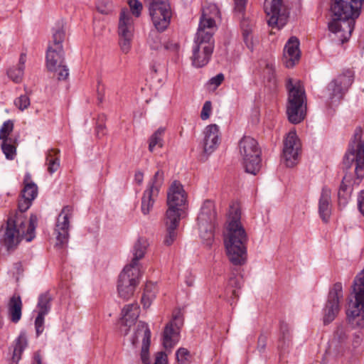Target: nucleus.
<instances>
[{
    "mask_svg": "<svg viewBox=\"0 0 364 364\" xmlns=\"http://www.w3.org/2000/svg\"><path fill=\"white\" fill-rule=\"evenodd\" d=\"M364 0H331L328 30L333 39L340 44L347 42L352 34L355 21L360 14Z\"/></svg>",
    "mask_w": 364,
    "mask_h": 364,
    "instance_id": "nucleus-1",
    "label": "nucleus"
},
{
    "mask_svg": "<svg viewBox=\"0 0 364 364\" xmlns=\"http://www.w3.org/2000/svg\"><path fill=\"white\" fill-rule=\"evenodd\" d=\"M240 218L239 208L230 206L224 232V245L228 259L234 265H243L247 261L248 237Z\"/></svg>",
    "mask_w": 364,
    "mask_h": 364,
    "instance_id": "nucleus-2",
    "label": "nucleus"
},
{
    "mask_svg": "<svg viewBox=\"0 0 364 364\" xmlns=\"http://www.w3.org/2000/svg\"><path fill=\"white\" fill-rule=\"evenodd\" d=\"M218 14V10L214 4L203 9L191 57L192 63L195 67L201 68L205 65L213 53L214 48L213 34L215 27L213 16Z\"/></svg>",
    "mask_w": 364,
    "mask_h": 364,
    "instance_id": "nucleus-3",
    "label": "nucleus"
},
{
    "mask_svg": "<svg viewBox=\"0 0 364 364\" xmlns=\"http://www.w3.org/2000/svg\"><path fill=\"white\" fill-rule=\"evenodd\" d=\"M37 217L31 215L29 220L22 213H11L6 227L0 230V244L7 252L14 250L22 240L31 242L35 237Z\"/></svg>",
    "mask_w": 364,
    "mask_h": 364,
    "instance_id": "nucleus-4",
    "label": "nucleus"
},
{
    "mask_svg": "<svg viewBox=\"0 0 364 364\" xmlns=\"http://www.w3.org/2000/svg\"><path fill=\"white\" fill-rule=\"evenodd\" d=\"M289 92L287 105V114L292 124H299L303 121L306 114V95L300 81H294L289 78L287 82Z\"/></svg>",
    "mask_w": 364,
    "mask_h": 364,
    "instance_id": "nucleus-5",
    "label": "nucleus"
},
{
    "mask_svg": "<svg viewBox=\"0 0 364 364\" xmlns=\"http://www.w3.org/2000/svg\"><path fill=\"white\" fill-rule=\"evenodd\" d=\"M353 294L355 300L348 304L346 311L348 322L358 328L364 327V267L354 280Z\"/></svg>",
    "mask_w": 364,
    "mask_h": 364,
    "instance_id": "nucleus-6",
    "label": "nucleus"
},
{
    "mask_svg": "<svg viewBox=\"0 0 364 364\" xmlns=\"http://www.w3.org/2000/svg\"><path fill=\"white\" fill-rule=\"evenodd\" d=\"M238 148L246 172L256 175L261 168V149L257 141L245 136L240 141Z\"/></svg>",
    "mask_w": 364,
    "mask_h": 364,
    "instance_id": "nucleus-7",
    "label": "nucleus"
},
{
    "mask_svg": "<svg viewBox=\"0 0 364 364\" xmlns=\"http://www.w3.org/2000/svg\"><path fill=\"white\" fill-rule=\"evenodd\" d=\"M355 164V173L358 184L364 177V142L361 141V130L357 129L355 132L354 139L349 145L348 151L343 159V164L346 168H350Z\"/></svg>",
    "mask_w": 364,
    "mask_h": 364,
    "instance_id": "nucleus-8",
    "label": "nucleus"
},
{
    "mask_svg": "<svg viewBox=\"0 0 364 364\" xmlns=\"http://www.w3.org/2000/svg\"><path fill=\"white\" fill-rule=\"evenodd\" d=\"M326 353L338 359L348 357L351 354L349 329L347 326H336L328 341Z\"/></svg>",
    "mask_w": 364,
    "mask_h": 364,
    "instance_id": "nucleus-9",
    "label": "nucleus"
},
{
    "mask_svg": "<svg viewBox=\"0 0 364 364\" xmlns=\"http://www.w3.org/2000/svg\"><path fill=\"white\" fill-rule=\"evenodd\" d=\"M216 213L212 200H206L201 205L197 221L201 239L206 245H210L213 241Z\"/></svg>",
    "mask_w": 364,
    "mask_h": 364,
    "instance_id": "nucleus-10",
    "label": "nucleus"
},
{
    "mask_svg": "<svg viewBox=\"0 0 364 364\" xmlns=\"http://www.w3.org/2000/svg\"><path fill=\"white\" fill-rule=\"evenodd\" d=\"M183 325V316L180 310L173 311L172 318L164 326L161 333V344L171 353L181 338V329Z\"/></svg>",
    "mask_w": 364,
    "mask_h": 364,
    "instance_id": "nucleus-11",
    "label": "nucleus"
},
{
    "mask_svg": "<svg viewBox=\"0 0 364 364\" xmlns=\"http://www.w3.org/2000/svg\"><path fill=\"white\" fill-rule=\"evenodd\" d=\"M187 200V194L183 185L174 181L167 191L168 209L166 216L181 218Z\"/></svg>",
    "mask_w": 364,
    "mask_h": 364,
    "instance_id": "nucleus-12",
    "label": "nucleus"
},
{
    "mask_svg": "<svg viewBox=\"0 0 364 364\" xmlns=\"http://www.w3.org/2000/svg\"><path fill=\"white\" fill-rule=\"evenodd\" d=\"M134 33V22L132 14L127 10H122L117 27L119 46L122 53L127 54L132 48Z\"/></svg>",
    "mask_w": 364,
    "mask_h": 364,
    "instance_id": "nucleus-13",
    "label": "nucleus"
},
{
    "mask_svg": "<svg viewBox=\"0 0 364 364\" xmlns=\"http://www.w3.org/2000/svg\"><path fill=\"white\" fill-rule=\"evenodd\" d=\"M353 82V73L346 70L333 79L326 87V95L332 104L343 99Z\"/></svg>",
    "mask_w": 364,
    "mask_h": 364,
    "instance_id": "nucleus-14",
    "label": "nucleus"
},
{
    "mask_svg": "<svg viewBox=\"0 0 364 364\" xmlns=\"http://www.w3.org/2000/svg\"><path fill=\"white\" fill-rule=\"evenodd\" d=\"M149 14L155 28L159 31L167 28L171 18V11L167 0H147Z\"/></svg>",
    "mask_w": 364,
    "mask_h": 364,
    "instance_id": "nucleus-15",
    "label": "nucleus"
},
{
    "mask_svg": "<svg viewBox=\"0 0 364 364\" xmlns=\"http://www.w3.org/2000/svg\"><path fill=\"white\" fill-rule=\"evenodd\" d=\"M65 38V31L58 28L53 33V40L46 53V65L48 70H56L58 65L64 62V52L62 43Z\"/></svg>",
    "mask_w": 364,
    "mask_h": 364,
    "instance_id": "nucleus-16",
    "label": "nucleus"
},
{
    "mask_svg": "<svg viewBox=\"0 0 364 364\" xmlns=\"http://www.w3.org/2000/svg\"><path fill=\"white\" fill-rule=\"evenodd\" d=\"M164 181V173L162 171L159 170L149 182L141 198V210L144 215H148L151 210Z\"/></svg>",
    "mask_w": 364,
    "mask_h": 364,
    "instance_id": "nucleus-17",
    "label": "nucleus"
},
{
    "mask_svg": "<svg viewBox=\"0 0 364 364\" xmlns=\"http://www.w3.org/2000/svg\"><path fill=\"white\" fill-rule=\"evenodd\" d=\"M343 297V285L341 282H336L329 290L327 302L323 309L324 324H328L335 319L340 311V302Z\"/></svg>",
    "mask_w": 364,
    "mask_h": 364,
    "instance_id": "nucleus-18",
    "label": "nucleus"
},
{
    "mask_svg": "<svg viewBox=\"0 0 364 364\" xmlns=\"http://www.w3.org/2000/svg\"><path fill=\"white\" fill-rule=\"evenodd\" d=\"M73 208L70 205L63 207L56 220L55 234L56 245L63 247L69 239L70 220L73 217Z\"/></svg>",
    "mask_w": 364,
    "mask_h": 364,
    "instance_id": "nucleus-19",
    "label": "nucleus"
},
{
    "mask_svg": "<svg viewBox=\"0 0 364 364\" xmlns=\"http://www.w3.org/2000/svg\"><path fill=\"white\" fill-rule=\"evenodd\" d=\"M301 151V143L295 130H291L284 141L282 159L286 166L292 167L298 162Z\"/></svg>",
    "mask_w": 364,
    "mask_h": 364,
    "instance_id": "nucleus-20",
    "label": "nucleus"
},
{
    "mask_svg": "<svg viewBox=\"0 0 364 364\" xmlns=\"http://www.w3.org/2000/svg\"><path fill=\"white\" fill-rule=\"evenodd\" d=\"M282 0H265L264 9L268 16V25L272 28H281L287 21L288 16L281 12Z\"/></svg>",
    "mask_w": 364,
    "mask_h": 364,
    "instance_id": "nucleus-21",
    "label": "nucleus"
},
{
    "mask_svg": "<svg viewBox=\"0 0 364 364\" xmlns=\"http://www.w3.org/2000/svg\"><path fill=\"white\" fill-rule=\"evenodd\" d=\"M151 335V331L148 324L144 322L139 321L137 324L136 330L131 339L132 345L135 346L139 343V338H141L142 346L141 350V359L144 364H151L149 354Z\"/></svg>",
    "mask_w": 364,
    "mask_h": 364,
    "instance_id": "nucleus-22",
    "label": "nucleus"
},
{
    "mask_svg": "<svg viewBox=\"0 0 364 364\" xmlns=\"http://www.w3.org/2000/svg\"><path fill=\"white\" fill-rule=\"evenodd\" d=\"M299 41L295 37H291L286 43L283 52V63L284 65L291 68L299 63L301 57Z\"/></svg>",
    "mask_w": 364,
    "mask_h": 364,
    "instance_id": "nucleus-23",
    "label": "nucleus"
},
{
    "mask_svg": "<svg viewBox=\"0 0 364 364\" xmlns=\"http://www.w3.org/2000/svg\"><path fill=\"white\" fill-rule=\"evenodd\" d=\"M220 129L217 124L208 125L203 131V152L210 155L215 151L220 144Z\"/></svg>",
    "mask_w": 364,
    "mask_h": 364,
    "instance_id": "nucleus-24",
    "label": "nucleus"
},
{
    "mask_svg": "<svg viewBox=\"0 0 364 364\" xmlns=\"http://www.w3.org/2000/svg\"><path fill=\"white\" fill-rule=\"evenodd\" d=\"M38 195V187L36 184H26L21 191V198L18 200V211L16 213H24L30 208L32 201Z\"/></svg>",
    "mask_w": 364,
    "mask_h": 364,
    "instance_id": "nucleus-25",
    "label": "nucleus"
},
{
    "mask_svg": "<svg viewBox=\"0 0 364 364\" xmlns=\"http://www.w3.org/2000/svg\"><path fill=\"white\" fill-rule=\"evenodd\" d=\"M140 267L127 264L119 276L118 284L132 285L136 287L139 282Z\"/></svg>",
    "mask_w": 364,
    "mask_h": 364,
    "instance_id": "nucleus-26",
    "label": "nucleus"
},
{
    "mask_svg": "<svg viewBox=\"0 0 364 364\" xmlns=\"http://www.w3.org/2000/svg\"><path fill=\"white\" fill-rule=\"evenodd\" d=\"M318 212L322 220L327 223L331 213V191L323 187L318 200Z\"/></svg>",
    "mask_w": 364,
    "mask_h": 364,
    "instance_id": "nucleus-27",
    "label": "nucleus"
},
{
    "mask_svg": "<svg viewBox=\"0 0 364 364\" xmlns=\"http://www.w3.org/2000/svg\"><path fill=\"white\" fill-rule=\"evenodd\" d=\"M122 323L130 327L137 320L139 315V307L136 303L126 305L122 309Z\"/></svg>",
    "mask_w": 364,
    "mask_h": 364,
    "instance_id": "nucleus-28",
    "label": "nucleus"
},
{
    "mask_svg": "<svg viewBox=\"0 0 364 364\" xmlns=\"http://www.w3.org/2000/svg\"><path fill=\"white\" fill-rule=\"evenodd\" d=\"M8 314L11 321L14 323H18L22 314V301L20 296L13 295L8 303Z\"/></svg>",
    "mask_w": 364,
    "mask_h": 364,
    "instance_id": "nucleus-29",
    "label": "nucleus"
},
{
    "mask_svg": "<svg viewBox=\"0 0 364 364\" xmlns=\"http://www.w3.org/2000/svg\"><path fill=\"white\" fill-rule=\"evenodd\" d=\"M148 246V240L144 237H139L134 245L133 258L129 265L139 267V261L144 257Z\"/></svg>",
    "mask_w": 364,
    "mask_h": 364,
    "instance_id": "nucleus-30",
    "label": "nucleus"
},
{
    "mask_svg": "<svg viewBox=\"0 0 364 364\" xmlns=\"http://www.w3.org/2000/svg\"><path fill=\"white\" fill-rule=\"evenodd\" d=\"M180 220L181 218H169V216L165 217V224L166 226L167 233L165 236L164 242L166 245L169 246L172 245L176 240L177 235L176 230L178 226Z\"/></svg>",
    "mask_w": 364,
    "mask_h": 364,
    "instance_id": "nucleus-31",
    "label": "nucleus"
},
{
    "mask_svg": "<svg viewBox=\"0 0 364 364\" xmlns=\"http://www.w3.org/2000/svg\"><path fill=\"white\" fill-rule=\"evenodd\" d=\"M255 23L253 21L244 18L241 21V29L244 41L250 50L254 48L253 31Z\"/></svg>",
    "mask_w": 364,
    "mask_h": 364,
    "instance_id": "nucleus-32",
    "label": "nucleus"
},
{
    "mask_svg": "<svg viewBox=\"0 0 364 364\" xmlns=\"http://www.w3.org/2000/svg\"><path fill=\"white\" fill-rule=\"evenodd\" d=\"M26 61V55L22 53L19 58L18 66L16 68H10L8 70L7 75L14 82H19L21 81L23 76Z\"/></svg>",
    "mask_w": 364,
    "mask_h": 364,
    "instance_id": "nucleus-33",
    "label": "nucleus"
},
{
    "mask_svg": "<svg viewBox=\"0 0 364 364\" xmlns=\"http://www.w3.org/2000/svg\"><path fill=\"white\" fill-rule=\"evenodd\" d=\"M28 341L24 333H21L15 341V346L12 356V364H17L21 358V353L26 348Z\"/></svg>",
    "mask_w": 364,
    "mask_h": 364,
    "instance_id": "nucleus-34",
    "label": "nucleus"
},
{
    "mask_svg": "<svg viewBox=\"0 0 364 364\" xmlns=\"http://www.w3.org/2000/svg\"><path fill=\"white\" fill-rule=\"evenodd\" d=\"M59 151L50 149L46 156V164L48 166V171L52 174L55 173L60 167V159L58 156Z\"/></svg>",
    "mask_w": 364,
    "mask_h": 364,
    "instance_id": "nucleus-35",
    "label": "nucleus"
},
{
    "mask_svg": "<svg viewBox=\"0 0 364 364\" xmlns=\"http://www.w3.org/2000/svg\"><path fill=\"white\" fill-rule=\"evenodd\" d=\"M52 296L48 292L41 294L38 297V313L47 315L51 308Z\"/></svg>",
    "mask_w": 364,
    "mask_h": 364,
    "instance_id": "nucleus-36",
    "label": "nucleus"
},
{
    "mask_svg": "<svg viewBox=\"0 0 364 364\" xmlns=\"http://www.w3.org/2000/svg\"><path fill=\"white\" fill-rule=\"evenodd\" d=\"M164 132L165 129L160 127L151 136L149 144V150L150 151L152 152L156 146L159 148L163 146V136Z\"/></svg>",
    "mask_w": 364,
    "mask_h": 364,
    "instance_id": "nucleus-37",
    "label": "nucleus"
},
{
    "mask_svg": "<svg viewBox=\"0 0 364 364\" xmlns=\"http://www.w3.org/2000/svg\"><path fill=\"white\" fill-rule=\"evenodd\" d=\"M136 287L132 285L117 284V291L119 297L124 300L130 299L135 291Z\"/></svg>",
    "mask_w": 364,
    "mask_h": 364,
    "instance_id": "nucleus-38",
    "label": "nucleus"
},
{
    "mask_svg": "<svg viewBox=\"0 0 364 364\" xmlns=\"http://www.w3.org/2000/svg\"><path fill=\"white\" fill-rule=\"evenodd\" d=\"M1 149L7 159L12 160L14 159L16 153L15 146L8 143V140L3 141Z\"/></svg>",
    "mask_w": 364,
    "mask_h": 364,
    "instance_id": "nucleus-39",
    "label": "nucleus"
},
{
    "mask_svg": "<svg viewBox=\"0 0 364 364\" xmlns=\"http://www.w3.org/2000/svg\"><path fill=\"white\" fill-rule=\"evenodd\" d=\"M176 358L178 364H186L191 358L190 351L186 348H179L176 352Z\"/></svg>",
    "mask_w": 364,
    "mask_h": 364,
    "instance_id": "nucleus-40",
    "label": "nucleus"
},
{
    "mask_svg": "<svg viewBox=\"0 0 364 364\" xmlns=\"http://www.w3.org/2000/svg\"><path fill=\"white\" fill-rule=\"evenodd\" d=\"M13 129L14 123L11 120L4 122L0 128V139L3 141L8 140V136L13 131Z\"/></svg>",
    "mask_w": 364,
    "mask_h": 364,
    "instance_id": "nucleus-41",
    "label": "nucleus"
},
{
    "mask_svg": "<svg viewBox=\"0 0 364 364\" xmlns=\"http://www.w3.org/2000/svg\"><path fill=\"white\" fill-rule=\"evenodd\" d=\"M49 70L55 73L59 80H65L69 75V70L63 63H60V65H58L56 70Z\"/></svg>",
    "mask_w": 364,
    "mask_h": 364,
    "instance_id": "nucleus-42",
    "label": "nucleus"
},
{
    "mask_svg": "<svg viewBox=\"0 0 364 364\" xmlns=\"http://www.w3.org/2000/svg\"><path fill=\"white\" fill-rule=\"evenodd\" d=\"M15 105L21 111L27 109L30 105V99L26 95H22L14 101Z\"/></svg>",
    "mask_w": 364,
    "mask_h": 364,
    "instance_id": "nucleus-43",
    "label": "nucleus"
},
{
    "mask_svg": "<svg viewBox=\"0 0 364 364\" xmlns=\"http://www.w3.org/2000/svg\"><path fill=\"white\" fill-rule=\"evenodd\" d=\"M150 287V285L145 286L144 292L141 298V302L144 308L149 307L154 299V293L149 294V289Z\"/></svg>",
    "mask_w": 364,
    "mask_h": 364,
    "instance_id": "nucleus-44",
    "label": "nucleus"
},
{
    "mask_svg": "<svg viewBox=\"0 0 364 364\" xmlns=\"http://www.w3.org/2000/svg\"><path fill=\"white\" fill-rule=\"evenodd\" d=\"M129 6L132 14L135 17H139L141 15V12L143 8L142 4L138 0H129Z\"/></svg>",
    "mask_w": 364,
    "mask_h": 364,
    "instance_id": "nucleus-45",
    "label": "nucleus"
},
{
    "mask_svg": "<svg viewBox=\"0 0 364 364\" xmlns=\"http://www.w3.org/2000/svg\"><path fill=\"white\" fill-rule=\"evenodd\" d=\"M46 314L38 313V316L35 320V327L37 336H39L44 330V319Z\"/></svg>",
    "mask_w": 364,
    "mask_h": 364,
    "instance_id": "nucleus-46",
    "label": "nucleus"
},
{
    "mask_svg": "<svg viewBox=\"0 0 364 364\" xmlns=\"http://www.w3.org/2000/svg\"><path fill=\"white\" fill-rule=\"evenodd\" d=\"M282 337L279 338V348H284L285 346L289 343V333L287 326H282Z\"/></svg>",
    "mask_w": 364,
    "mask_h": 364,
    "instance_id": "nucleus-47",
    "label": "nucleus"
},
{
    "mask_svg": "<svg viewBox=\"0 0 364 364\" xmlns=\"http://www.w3.org/2000/svg\"><path fill=\"white\" fill-rule=\"evenodd\" d=\"M149 43L154 50H158L162 47V43L159 36L157 33H153L149 38Z\"/></svg>",
    "mask_w": 364,
    "mask_h": 364,
    "instance_id": "nucleus-48",
    "label": "nucleus"
},
{
    "mask_svg": "<svg viewBox=\"0 0 364 364\" xmlns=\"http://www.w3.org/2000/svg\"><path fill=\"white\" fill-rule=\"evenodd\" d=\"M212 110V104L210 101H206L203 106L201 112H200V118L203 120H206L210 117Z\"/></svg>",
    "mask_w": 364,
    "mask_h": 364,
    "instance_id": "nucleus-49",
    "label": "nucleus"
},
{
    "mask_svg": "<svg viewBox=\"0 0 364 364\" xmlns=\"http://www.w3.org/2000/svg\"><path fill=\"white\" fill-rule=\"evenodd\" d=\"M343 189L338 190V198L339 205H345L348 203V200L350 196V191L343 192Z\"/></svg>",
    "mask_w": 364,
    "mask_h": 364,
    "instance_id": "nucleus-50",
    "label": "nucleus"
},
{
    "mask_svg": "<svg viewBox=\"0 0 364 364\" xmlns=\"http://www.w3.org/2000/svg\"><path fill=\"white\" fill-rule=\"evenodd\" d=\"M224 80V75L223 73H219L215 76L213 77L210 79L208 83L210 85H213L214 89L217 88Z\"/></svg>",
    "mask_w": 364,
    "mask_h": 364,
    "instance_id": "nucleus-51",
    "label": "nucleus"
},
{
    "mask_svg": "<svg viewBox=\"0 0 364 364\" xmlns=\"http://www.w3.org/2000/svg\"><path fill=\"white\" fill-rule=\"evenodd\" d=\"M350 341V349H355L358 348L362 343L363 337L360 333H355L353 335V337Z\"/></svg>",
    "mask_w": 364,
    "mask_h": 364,
    "instance_id": "nucleus-52",
    "label": "nucleus"
},
{
    "mask_svg": "<svg viewBox=\"0 0 364 364\" xmlns=\"http://www.w3.org/2000/svg\"><path fill=\"white\" fill-rule=\"evenodd\" d=\"M154 364H168L167 354L163 351L158 353Z\"/></svg>",
    "mask_w": 364,
    "mask_h": 364,
    "instance_id": "nucleus-53",
    "label": "nucleus"
},
{
    "mask_svg": "<svg viewBox=\"0 0 364 364\" xmlns=\"http://www.w3.org/2000/svg\"><path fill=\"white\" fill-rule=\"evenodd\" d=\"M350 176H348L346 174V175H345V176L343 178V181L340 186L339 190L343 189V192H345V191H350L351 192V190L350 188Z\"/></svg>",
    "mask_w": 364,
    "mask_h": 364,
    "instance_id": "nucleus-54",
    "label": "nucleus"
},
{
    "mask_svg": "<svg viewBox=\"0 0 364 364\" xmlns=\"http://www.w3.org/2000/svg\"><path fill=\"white\" fill-rule=\"evenodd\" d=\"M235 10L238 13L244 11L246 6L247 0H234Z\"/></svg>",
    "mask_w": 364,
    "mask_h": 364,
    "instance_id": "nucleus-55",
    "label": "nucleus"
},
{
    "mask_svg": "<svg viewBox=\"0 0 364 364\" xmlns=\"http://www.w3.org/2000/svg\"><path fill=\"white\" fill-rule=\"evenodd\" d=\"M358 205L360 212L364 216V191H362L358 196Z\"/></svg>",
    "mask_w": 364,
    "mask_h": 364,
    "instance_id": "nucleus-56",
    "label": "nucleus"
},
{
    "mask_svg": "<svg viewBox=\"0 0 364 364\" xmlns=\"http://www.w3.org/2000/svg\"><path fill=\"white\" fill-rule=\"evenodd\" d=\"M164 48L166 50L176 51L178 48V45L176 43H173L172 41H168L166 43H164Z\"/></svg>",
    "mask_w": 364,
    "mask_h": 364,
    "instance_id": "nucleus-57",
    "label": "nucleus"
},
{
    "mask_svg": "<svg viewBox=\"0 0 364 364\" xmlns=\"http://www.w3.org/2000/svg\"><path fill=\"white\" fill-rule=\"evenodd\" d=\"M31 364H43V356L39 351L34 353Z\"/></svg>",
    "mask_w": 364,
    "mask_h": 364,
    "instance_id": "nucleus-58",
    "label": "nucleus"
},
{
    "mask_svg": "<svg viewBox=\"0 0 364 364\" xmlns=\"http://www.w3.org/2000/svg\"><path fill=\"white\" fill-rule=\"evenodd\" d=\"M194 276L191 272H188L185 277V282L187 286L192 287L194 284Z\"/></svg>",
    "mask_w": 364,
    "mask_h": 364,
    "instance_id": "nucleus-59",
    "label": "nucleus"
},
{
    "mask_svg": "<svg viewBox=\"0 0 364 364\" xmlns=\"http://www.w3.org/2000/svg\"><path fill=\"white\" fill-rule=\"evenodd\" d=\"M143 180H144V173L142 171H136L135 174H134V181L135 182L139 184V185H141L143 182Z\"/></svg>",
    "mask_w": 364,
    "mask_h": 364,
    "instance_id": "nucleus-60",
    "label": "nucleus"
},
{
    "mask_svg": "<svg viewBox=\"0 0 364 364\" xmlns=\"http://www.w3.org/2000/svg\"><path fill=\"white\" fill-rule=\"evenodd\" d=\"M97 10L102 14H108L109 13V9L107 7V6L105 4V5H97Z\"/></svg>",
    "mask_w": 364,
    "mask_h": 364,
    "instance_id": "nucleus-61",
    "label": "nucleus"
},
{
    "mask_svg": "<svg viewBox=\"0 0 364 364\" xmlns=\"http://www.w3.org/2000/svg\"><path fill=\"white\" fill-rule=\"evenodd\" d=\"M146 285H150L151 286L149 287V294L154 293V298H155L156 297V293L158 291L156 285L153 284V283H151V282H149Z\"/></svg>",
    "mask_w": 364,
    "mask_h": 364,
    "instance_id": "nucleus-62",
    "label": "nucleus"
},
{
    "mask_svg": "<svg viewBox=\"0 0 364 364\" xmlns=\"http://www.w3.org/2000/svg\"><path fill=\"white\" fill-rule=\"evenodd\" d=\"M229 285L235 287L237 289L240 288V284L236 278H230L229 281Z\"/></svg>",
    "mask_w": 364,
    "mask_h": 364,
    "instance_id": "nucleus-63",
    "label": "nucleus"
},
{
    "mask_svg": "<svg viewBox=\"0 0 364 364\" xmlns=\"http://www.w3.org/2000/svg\"><path fill=\"white\" fill-rule=\"evenodd\" d=\"M23 183H24V186L26 185V184H35L31 181V174L29 173H26L25 174L24 179H23Z\"/></svg>",
    "mask_w": 364,
    "mask_h": 364,
    "instance_id": "nucleus-64",
    "label": "nucleus"
}]
</instances>
